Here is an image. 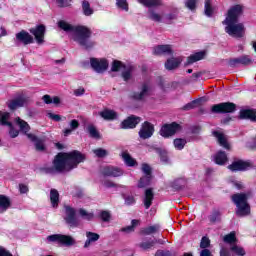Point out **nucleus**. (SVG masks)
<instances>
[{
    "mask_svg": "<svg viewBox=\"0 0 256 256\" xmlns=\"http://www.w3.org/2000/svg\"><path fill=\"white\" fill-rule=\"evenodd\" d=\"M87 156L79 150H73L71 152L58 153L53 161L52 166L42 168V171L46 175H56V173H69L73 169H77L80 163H85Z\"/></svg>",
    "mask_w": 256,
    "mask_h": 256,
    "instance_id": "nucleus-1",
    "label": "nucleus"
},
{
    "mask_svg": "<svg viewBox=\"0 0 256 256\" xmlns=\"http://www.w3.org/2000/svg\"><path fill=\"white\" fill-rule=\"evenodd\" d=\"M59 29L65 31L66 33H74V41L78 43L82 49L86 51H91L97 45V42L91 39L93 36V31L91 28L84 25L73 26L65 20H60L57 22Z\"/></svg>",
    "mask_w": 256,
    "mask_h": 256,
    "instance_id": "nucleus-2",
    "label": "nucleus"
},
{
    "mask_svg": "<svg viewBox=\"0 0 256 256\" xmlns=\"http://www.w3.org/2000/svg\"><path fill=\"white\" fill-rule=\"evenodd\" d=\"M231 201L236 206L237 217H247L251 215V205L249 204V194L236 193L231 196Z\"/></svg>",
    "mask_w": 256,
    "mask_h": 256,
    "instance_id": "nucleus-3",
    "label": "nucleus"
},
{
    "mask_svg": "<svg viewBox=\"0 0 256 256\" xmlns=\"http://www.w3.org/2000/svg\"><path fill=\"white\" fill-rule=\"evenodd\" d=\"M16 125L19 126L20 131L24 133L28 139L34 143L36 151H46L47 147H45V139H41L37 137L35 134L28 133L31 131V126H29V123L27 121L21 119L20 117L16 118Z\"/></svg>",
    "mask_w": 256,
    "mask_h": 256,
    "instance_id": "nucleus-4",
    "label": "nucleus"
},
{
    "mask_svg": "<svg viewBox=\"0 0 256 256\" xmlns=\"http://www.w3.org/2000/svg\"><path fill=\"white\" fill-rule=\"evenodd\" d=\"M222 23L226 25L225 33H227V35L230 37L241 39V37L245 35V25L243 23L233 20H224Z\"/></svg>",
    "mask_w": 256,
    "mask_h": 256,
    "instance_id": "nucleus-5",
    "label": "nucleus"
},
{
    "mask_svg": "<svg viewBox=\"0 0 256 256\" xmlns=\"http://www.w3.org/2000/svg\"><path fill=\"white\" fill-rule=\"evenodd\" d=\"M253 162L250 160H243L239 158H234L232 163L227 166V169L232 173H239L249 171V169H253Z\"/></svg>",
    "mask_w": 256,
    "mask_h": 256,
    "instance_id": "nucleus-6",
    "label": "nucleus"
},
{
    "mask_svg": "<svg viewBox=\"0 0 256 256\" xmlns=\"http://www.w3.org/2000/svg\"><path fill=\"white\" fill-rule=\"evenodd\" d=\"M212 113H217L218 115H225L227 113H235L237 111V104L233 102H222L219 104H214L211 107Z\"/></svg>",
    "mask_w": 256,
    "mask_h": 256,
    "instance_id": "nucleus-7",
    "label": "nucleus"
},
{
    "mask_svg": "<svg viewBox=\"0 0 256 256\" xmlns=\"http://www.w3.org/2000/svg\"><path fill=\"white\" fill-rule=\"evenodd\" d=\"M49 243H58V245H65V247H71L75 245V239L69 235L52 234L47 237Z\"/></svg>",
    "mask_w": 256,
    "mask_h": 256,
    "instance_id": "nucleus-8",
    "label": "nucleus"
},
{
    "mask_svg": "<svg viewBox=\"0 0 256 256\" xmlns=\"http://www.w3.org/2000/svg\"><path fill=\"white\" fill-rule=\"evenodd\" d=\"M245 13V7L241 4L231 6L226 14L224 21H239L240 17Z\"/></svg>",
    "mask_w": 256,
    "mask_h": 256,
    "instance_id": "nucleus-9",
    "label": "nucleus"
},
{
    "mask_svg": "<svg viewBox=\"0 0 256 256\" xmlns=\"http://www.w3.org/2000/svg\"><path fill=\"white\" fill-rule=\"evenodd\" d=\"M65 217L64 220L69 227H79V219H77V211L71 206H64Z\"/></svg>",
    "mask_w": 256,
    "mask_h": 256,
    "instance_id": "nucleus-10",
    "label": "nucleus"
},
{
    "mask_svg": "<svg viewBox=\"0 0 256 256\" xmlns=\"http://www.w3.org/2000/svg\"><path fill=\"white\" fill-rule=\"evenodd\" d=\"M182 127L177 122H172L170 124H164L160 129L161 137L168 139V137H173L177 131H181Z\"/></svg>",
    "mask_w": 256,
    "mask_h": 256,
    "instance_id": "nucleus-11",
    "label": "nucleus"
},
{
    "mask_svg": "<svg viewBox=\"0 0 256 256\" xmlns=\"http://www.w3.org/2000/svg\"><path fill=\"white\" fill-rule=\"evenodd\" d=\"M47 28L45 25L40 24L34 28H30L29 32L34 36V39L38 45H43L45 43V33Z\"/></svg>",
    "mask_w": 256,
    "mask_h": 256,
    "instance_id": "nucleus-12",
    "label": "nucleus"
},
{
    "mask_svg": "<svg viewBox=\"0 0 256 256\" xmlns=\"http://www.w3.org/2000/svg\"><path fill=\"white\" fill-rule=\"evenodd\" d=\"M153 133H155V126L149 122L145 121L142 123L141 128L138 132L140 139H151L153 137Z\"/></svg>",
    "mask_w": 256,
    "mask_h": 256,
    "instance_id": "nucleus-13",
    "label": "nucleus"
},
{
    "mask_svg": "<svg viewBox=\"0 0 256 256\" xmlns=\"http://www.w3.org/2000/svg\"><path fill=\"white\" fill-rule=\"evenodd\" d=\"M90 65L96 73H105V70L109 69V62L105 58L100 60L97 58H91Z\"/></svg>",
    "mask_w": 256,
    "mask_h": 256,
    "instance_id": "nucleus-14",
    "label": "nucleus"
},
{
    "mask_svg": "<svg viewBox=\"0 0 256 256\" xmlns=\"http://www.w3.org/2000/svg\"><path fill=\"white\" fill-rule=\"evenodd\" d=\"M252 63H253V60L247 55H242L238 58H231L228 60L229 67H232L233 69H235L236 67H239V65H242L243 67H247Z\"/></svg>",
    "mask_w": 256,
    "mask_h": 256,
    "instance_id": "nucleus-15",
    "label": "nucleus"
},
{
    "mask_svg": "<svg viewBox=\"0 0 256 256\" xmlns=\"http://www.w3.org/2000/svg\"><path fill=\"white\" fill-rule=\"evenodd\" d=\"M124 173L123 169L115 166H105L101 171L103 177H123Z\"/></svg>",
    "mask_w": 256,
    "mask_h": 256,
    "instance_id": "nucleus-16",
    "label": "nucleus"
},
{
    "mask_svg": "<svg viewBox=\"0 0 256 256\" xmlns=\"http://www.w3.org/2000/svg\"><path fill=\"white\" fill-rule=\"evenodd\" d=\"M141 123V117L131 115L120 124L121 129H135Z\"/></svg>",
    "mask_w": 256,
    "mask_h": 256,
    "instance_id": "nucleus-17",
    "label": "nucleus"
},
{
    "mask_svg": "<svg viewBox=\"0 0 256 256\" xmlns=\"http://www.w3.org/2000/svg\"><path fill=\"white\" fill-rule=\"evenodd\" d=\"M238 119L241 121H251V123H256V109H241L239 111Z\"/></svg>",
    "mask_w": 256,
    "mask_h": 256,
    "instance_id": "nucleus-18",
    "label": "nucleus"
},
{
    "mask_svg": "<svg viewBox=\"0 0 256 256\" xmlns=\"http://www.w3.org/2000/svg\"><path fill=\"white\" fill-rule=\"evenodd\" d=\"M149 91H151L149 84L143 83L140 92H132L131 99L134 101H144L145 97H149Z\"/></svg>",
    "mask_w": 256,
    "mask_h": 256,
    "instance_id": "nucleus-19",
    "label": "nucleus"
},
{
    "mask_svg": "<svg viewBox=\"0 0 256 256\" xmlns=\"http://www.w3.org/2000/svg\"><path fill=\"white\" fill-rule=\"evenodd\" d=\"M212 135L217 139L220 147H223L226 151H231V144H229V141H227V137H225L223 132L215 130L212 132Z\"/></svg>",
    "mask_w": 256,
    "mask_h": 256,
    "instance_id": "nucleus-20",
    "label": "nucleus"
},
{
    "mask_svg": "<svg viewBox=\"0 0 256 256\" xmlns=\"http://www.w3.org/2000/svg\"><path fill=\"white\" fill-rule=\"evenodd\" d=\"M16 41H18V43H23L24 45L35 43V39L25 30H21L16 34Z\"/></svg>",
    "mask_w": 256,
    "mask_h": 256,
    "instance_id": "nucleus-21",
    "label": "nucleus"
},
{
    "mask_svg": "<svg viewBox=\"0 0 256 256\" xmlns=\"http://www.w3.org/2000/svg\"><path fill=\"white\" fill-rule=\"evenodd\" d=\"M206 55L207 53L205 51L196 52L187 58L184 66L187 67L189 65H193V63H197V61L205 59Z\"/></svg>",
    "mask_w": 256,
    "mask_h": 256,
    "instance_id": "nucleus-22",
    "label": "nucleus"
},
{
    "mask_svg": "<svg viewBox=\"0 0 256 256\" xmlns=\"http://www.w3.org/2000/svg\"><path fill=\"white\" fill-rule=\"evenodd\" d=\"M153 55H173V50L171 49V45H158L153 48Z\"/></svg>",
    "mask_w": 256,
    "mask_h": 256,
    "instance_id": "nucleus-23",
    "label": "nucleus"
},
{
    "mask_svg": "<svg viewBox=\"0 0 256 256\" xmlns=\"http://www.w3.org/2000/svg\"><path fill=\"white\" fill-rule=\"evenodd\" d=\"M228 161H229V156L227 155V152H225V151H223V150H219V151L216 152V154L214 155V163H215L216 165L223 166V165H225Z\"/></svg>",
    "mask_w": 256,
    "mask_h": 256,
    "instance_id": "nucleus-24",
    "label": "nucleus"
},
{
    "mask_svg": "<svg viewBox=\"0 0 256 256\" xmlns=\"http://www.w3.org/2000/svg\"><path fill=\"white\" fill-rule=\"evenodd\" d=\"M153 199H155V193L153 192V188H148L144 192V207L145 209H149L151 205H153Z\"/></svg>",
    "mask_w": 256,
    "mask_h": 256,
    "instance_id": "nucleus-25",
    "label": "nucleus"
},
{
    "mask_svg": "<svg viewBox=\"0 0 256 256\" xmlns=\"http://www.w3.org/2000/svg\"><path fill=\"white\" fill-rule=\"evenodd\" d=\"M7 105L10 111H15L19 109V107H23L25 105V98H23L22 96H19L13 100H10L7 103Z\"/></svg>",
    "mask_w": 256,
    "mask_h": 256,
    "instance_id": "nucleus-26",
    "label": "nucleus"
},
{
    "mask_svg": "<svg viewBox=\"0 0 256 256\" xmlns=\"http://www.w3.org/2000/svg\"><path fill=\"white\" fill-rule=\"evenodd\" d=\"M100 117L104 119V121H115L117 118V112L111 109H104L103 111L99 112Z\"/></svg>",
    "mask_w": 256,
    "mask_h": 256,
    "instance_id": "nucleus-27",
    "label": "nucleus"
},
{
    "mask_svg": "<svg viewBox=\"0 0 256 256\" xmlns=\"http://www.w3.org/2000/svg\"><path fill=\"white\" fill-rule=\"evenodd\" d=\"M179 65H181V59L172 57L166 60L165 69H167V71H173L177 69Z\"/></svg>",
    "mask_w": 256,
    "mask_h": 256,
    "instance_id": "nucleus-28",
    "label": "nucleus"
},
{
    "mask_svg": "<svg viewBox=\"0 0 256 256\" xmlns=\"http://www.w3.org/2000/svg\"><path fill=\"white\" fill-rule=\"evenodd\" d=\"M87 240L84 243V248L87 249L91 246V243L97 242L98 239H101V236L95 232H86Z\"/></svg>",
    "mask_w": 256,
    "mask_h": 256,
    "instance_id": "nucleus-29",
    "label": "nucleus"
},
{
    "mask_svg": "<svg viewBox=\"0 0 256 256\" xmlns=\"http://www.w3.org/2000/svg\"><path fill=\"white\" fill-rule=\"evenodd\" d=\"M69 127L63 130L64 137H69L73 131H77L79 129V120L73 119L69 122Z\"/></svg>",
    "mask_w": 256,
    "mask_h": 256,
    "instance_id": "nucleus-30",
    "label": "nucleus"
},
{
    "mask_svg": "<svg viewBox=\"0 0 256 256\" xmlns=\"http://www.w3.org/2000/svg\"><path fill=\"white\" fill-rule=\"evenodd\" d=\"M11 207V199L5 195H0V213H5Z\"/></svg>",
    "mask_w": 256,
    "mask_h": 256,
    "instance_id": "nucleus-31",
    "label": "nucleus"
},
{
    "mask_svg": "<svg viewBox=\"0 0 256 256\" xmlns=\"http://www.w3.org/2000/svg\"><path fill=\"white\" fill-rule=\"evenodd\" d=\"M87 133L91 139H101V133L97 130V127L93 124H89L86 128Z\"/></svg>",
    "mask_w": 256,
    "mask_h": 256,
    "instance_id": "nucleus-32",
    "label": "nucleus"
},
{
    "mask_svg": "<svg viewBox=\"0 0 256 256\" xmlns=\"http://www.w3.org/2000/svg\"><path fill=\"white\" fill-rule=\"evenodd\" d=\"M122 159L127 167H136L137 165V160L132 158L129 152H123Z\"/></svg>",
    "mask_w": 256,
    "mask_h": 256,
    "instance_id": "nucleus-33",
    "label": "nucleus"
},
{
    "mask_svg": "<svg viewBox=\"0 0 256 256\" xmlns=\"http://www.w3.org/2000/svg\"><path fill=\"white\" fill-rule=\"evenodd\" d=\"M144 7H161L163 0H137Z\"/></svg>",
    "mask_w": 256,
    "mask_h": 256,
    "instance_id": "nucleus-34",
    "label": "nucleus"
},
{
    "mask_svg": "<svg viewBox=\"0 0 256 256\" xmlns=\"http://www.w3.org/2000/svg\"><path fill=\"white\" fill-rule=\"evenodd\" d=\"M11 114L9 112H0V125L3 127H12V124L9 119Z\"/></svg>",
    "mask_w": 256,
    "mask_h": 256,
    "instance_id": "nucleus-35",
    "label": "nucleus"
},
{
    "mask_svg": "<svg viewBox=\"0 0 256 256\" xmlns=\"http://www.w3.org/2000/svg\"><path fill=\"white\" fill-rule=\"evenodd\" d=\"M153 179V176H142L138 181V189H145V187H149L151 185V180Z\"/></svg>",
    "mask_w": 256,
    "mask_h": 256,
    "instance_id": "nucleus-36",
    "label": "nucleus"
},
{
    "mask_svg": "<svg viewBox=\"0 0 256 256\" xmlns=\"http://www.w3.org/2000/svg\"><path fill=\"white\" fill-rule=\"evenodd\" d=\"M212 1L213 0H205L204 15H206V17H213V13H215V8H213Z\"/></svg>",
    "mask_w": 256,
    "mask_h": 256,
    "instance_id": "nucleus-37",
    "label": "nucleus"
},
{
    "mask_svg": "<svg viewBox=\"0 0 256 256\" xmlns=\"http://www.w3.org/2000/svg\"><path fill=\"white\" fill-rule=\"evenodd\" d=\"M50 201L52 207H59V191L57 189L50 190Z\"/></svg>",
    "mask_w": 256,
    "mask_h": 256,
    "instance_id": "nucleus-38",
    "label": "nucleus"
},
{
    "mask_svg": "<svg viewBox=\"0 0 256 256\" xmlns=\"http://www.w3.org/2000/svg\"><path fill=\"white\" fill-rule=\"evenodd\" d=\"M161 229L159 224H154L152 226H148L141 230L142 235H153V233H157Z\"/></svg>",
    "mask_w": 256,
    "mask_h": 256,
    "instance_id": "nucleus-39",
    "label": "nucleus"
},
{
    "mask_svg": "<svg viewBox=\"0 0 256 256\" xmlns=\"http://www.w3.org/2000/svg\"><path fill=\"white\" fill-rule=\"evenodd\" d=\"M230 251L232 253H234V255H237V256H245L247 255V252H245V248L244 247H241L237 244H232L230 246Z\"/></svg>",
    "mask_w": 256,
    "mask_h": 256,
    "instance_id": "nucleus-40",
    "label": "nucleus"
},
{
    "mask_svg": "<svg viewBox=\"0 0 256 256\" xmlns=\"http://www.w3.org/2000/svg\"><path fill=\"white\" fill-rule=\"evenodd\" d=\"M155 151L159 155L160 161L162 163H169V154H168L167 150H165L163 148H156Z\"/></svg>",
    "mask_w": 256,
    "mask_h": 256,
    "instance_id": "nucleus-41",
    "label": "nucleus"
},
{
    "mask_svg": "<svg viewBox=\"0 0 256 256\" xmlns=\"http://www.w3.org/2000/svg\"><path fill=\"white\" fill-rule=\"evenodd\" d=\"M82 10L86 17H91L94 13L93 8H91V4L87 0L82 1Z\"/></svg>",
    "mask_w": 256,
    "mask_h": 256,
    "instance_id": "nucleus-42",
    "label": "nucleus"
},
{
    "mask_svg": "<svg viewBox=\"0 0 256 256\" xmlns=\"http://www.w3.org/2000/svg\"><path fill=\"white\" fill-rule=\"evenodd\" d=\"M224 243H228L230 246L235 245L237 243V236L235 231L226 234L223 238Z\"/></svg>",
    "mask_w": 256,
    "mask_h": 256,
    "instance_id": "nucleus-43",
    "label": "nucleus"
},
{
    "mask_svg": "<svg viewBox=\"0 0 256 256\" xmlns=\"http://www.w3.org/2000/svg\"><path fill=\"white\" fill-rule=\"evenodd\" d=\"M208 219L212 224L221 221V211L214 209L212 213L208 216Z\"/></svg>",
    "mask_w": 256,
    "mask_h": 256,
    "instance_id": "nucleus-44",
    "label": "nucleus"
},
{
    "mask_svg": "<svg viewBox=\"0 0 256 256\" xmlns=\"http://www.w3.org/2000/svg\"><path fill=\"white\" fill-rule=\"evenodd\" d=\"M173 144L177 151H183V149H185V145H187V140L183 138H176L174 139Z\"/></svg>",
    "mask_w": 256,
    "mask_h": 256,
    "instance_id": "nucleus-45",
    "label": "nucleus"
},
{
    "mask_svg": "<svg viewBox=\"0 0 256 256\" xmlns=\"http://www.w3.org/2000/svg\"><path fill=\"white\" fill-rule=\"evenodd\" d=\"M148 19H150V21H155V23H161L162 21L161 15L153 9L148 10Z\"/></svg>",
    "mask_w": 256,
    "mask_h": 256,
    "instance_id": "nucleus-46",
    "label": "nucleus"
},
{
    "mask_svg": "<svg viewBox=\"0 0 256 256\" xmlns=\"http://www.w3.org/2000/svg\"><path fill=\"white\" fill-rule=\"evenodd\" d=\"M137 225H139V220L133 219L131 221V225L121 228V231H122V233H133V231H135V228L137 227Z\"/></svg>",
    "mask_w": 256,
    "mask_h": 256,
    "instance_id": "nucleus-47",
    "label": "nucleus"
},
{
    "mask_svg": "<svg viewBox=\"0 0 256 256\" xmlns=\"http://www.w3.org/2000/svg\"><path fill=\"white\" fill-rule=\"evenodd\" d=\"M125 64H123V62L119 61V60H114L112 62V67H111V71L113 73H117L118 71H121V69H125Z\"/></svg>",
    "mask_w": 256,
    "mask_h": 256,
    "instance_id": "nucleus-48",
    "label": "nucleus"
},
{
    "mask_svg": "<svg viewBox=\"0 0 256 256\" xmlns=\"http://www.w3.org/2000/svg\"><path fill=\"white\" fill-rule=\"evenodd\" d=\"M122 198L124 199L125 205L128 207H131V205H135V203H137V200L133 195L122 194Z\"/></svg>",
    "mask_w": 256,
    "mask_h": 256,
    "instance_id": "nucleus-49",
    "label": "nucleus"
},
{
    "mask_svg": "<svg viewBox=\"0 0 256 256\" xmlns=\"http://www.w3.org/2000/svg\"><path fill=\"white\" fill-rule=\"evenodd\" d=\"M92 151H93L94 155H96V157H98V159H103L104 157H107L109 155V152L103 148H97Z\"/></svg>",
    "mask_w": 256,
    "mask_h": 256,
    "instance_id": "nucleus-50",
    "label": "nucleus"
},
{
    "mask_svg": "<svg viewBox=\"0 0 256 256\" xmlns=\"http://www.w3.org/2000/svg\"><path fill=\"white\" fill-rule=\"evenodd\" d=\"M201 100L196 99L193 100L189 103H187L186 105H184L181 109L182 111H191V109H195V107H197V104L200 103Z\"/></svg>",
    "mask_w": 256,
    "mask_h": 256,
    "instance_id": "nucleus-51",
    "label": "nucleus"
},
{
    "mask_svg": "<svg viewBox=\"0 0 256 256\" xmlns=\"http://www.w3.org/2000/svg\"><path fill=\"white\" fill-rule=\"evenodd\" d=\"M116 6L122 11H129V3L127 0H116Z\"/></svg>",
    "mask_w": 256,
    "mask_h": 256,
    "instance_id": "nucleus-52",
    "label": "nucleus"
},
{
    "mask_svg": "<svg viewBox=\"0 0 256 256\" xmlns=\"http://www.w3.org/2000/svg\"><path fill=\"white\" fill-rule=\"evenodd\" d=\"M142 173H144L145 176L153 177V169L147 163L142 164Z\"/></svg>",
    "mask_w": 256,
    "mask_h": 256,
    "instance_id": "nucleus-53",
    "label": "nucleus"
},
{
    "mask_svg": "<svg viewBox=\"0 0 256 256\" xmlns=\"http://www.w3.org/2000/svg\"><path fill=\"white\" fill-rule=\"evenodd\" d=\"M79 214L80 217H83V219H86V221H91L93 219V213H89L83 208L79 209Z\"/></svg>",
    "mask_w": 256,
    "mask_h": 256,
    "instance_id": "nucleus-54",
    "label": "nucleus"
},
{
    "mask_svg": "<svg viewBox=\"0 0 256 256\" xmlns=\"http://www.w3.org/2000/svg\"><path fill=\"white\" fill-rule=\"evenodd\" d=\"M211 247V240L207 236H203L200 241V249H208Z\"/></svg>",
    "mask_w": 256,
    "mask_h": 256,
    "instance_id": "nucleus-55",
    "label": "nucleus"
},
{
    "mask_svg": "<svg viewBox=\"0 0 256 256\" xmlns=\"http://www.w3.org/2000/svg\"><path fill=\"white\" fill-rule=\"evenodd\" d=\"M103 185H104V187H107V189H111V188H117V187H125V186H123V185H119V184H116V183H114L113 181H111V180H105L104 182H103Z\"/></svg>",
    "mask_w": 256,
    "mask_h": 256,
    "instance_id": "nucleus-56",
    "label": "nucleus"
},
{
    "mask_svg": "<svg viewBox=\"0 0 256 256\" xmlns=\"http://www.w3.org/2000/svg\"><path fill=\"white\" fill-rule=\"evenodd\" d=\"M140 247L141 249H144L145 251H147V249H151V247H155V241H146V242H142L140 243Z\"/></svg>",
    "mask_w": 256,
    "mask_h": 256,
    "instance_id": "nucleus-57",
    "label": "nucleus"
},
{
    "mask_svg": "<svg viewBox=\"0 0 256 256\" xmlns=\"http://www.w3.org/2000/svg\"><path fill=\"white\" fill-rule=\"evenodd\" d=\"M100 219H102V221H104V223H108V221H111V213H109V211L103 210L100 213Z\"/></svg>",
    "mask_w": 256,
    "mask_h": 256,
    "instance_id": "nucleus-58",
    "label": "nucleus"
},
{
    "mask_svg": "<svg viewBox=\"0 0 256 256\" xmlns=\"http://www.w3.org/2000/svg\"><path fill=\"white\" fill-rule=\"evenodd\" d=\"M185 5L190 11H195L197 9V0H187Z\"/></svg>",
    "mask_w": 256,
    "mask_h": 256,
    "instance_id": "nucleus-59",
    "label": "nucleus"
},
{
    "mask_svg": "<svg viewBox=\"0 0 256 256\" xmlns=\"http://www.w3.org/2000/svg\"><path fill=\"white\" fill-rule=\"evenodd\" d=\"M73 0H56V3L58 7L64 8V7H71V2Z\"/></svg>",
    "mask_w": 256,
    "mask_h": 256,
    "instance_id": "nucleus-60",
    "label": "nucleus"
},
{
    "mask_svg": "<svg viewBox=\"0 0 256 256\" xmlns=\"http://www.w3.org/2000/svg\"><path fill=\"white\" fill-rule=\"evenodd\" d=\"M165 19H166L167 24L171 25V23H173V21H175V19H177V14L176 13L166 14Z\"/></svg>",
    "mask_w": 256,
    "mask_h": 256,
    "instance_id": "nucleus-61",
    "label": "nucleus"
},
{
    "mask_svg": "<svg viewBox=\"0 0 256 256\" xmlns=\"http://www.w3.org/2000/svg\"><path fill=\"white\" fill-rule=\"evenodd\" d=\"M9 127V135L12 139H15V137H19V130H16L14 127H13V124L12 126H8Z\"/></svg>",
    "mask_w": 256,
    "mask_h": 256,
    "instance_id": "nucleus-62",
    "label": "nucleus"
},
{
    "mask_svg": "<svg viewBox=\"0 0 256 256\" xmlns=\"http://www.w3.org/2000/svg\"><path fill=\"white\" fill-rule=\"evenodd\" d=\"M155 256H171V251L169 250H157Z\"/></svg>",
    "mask_w": 256,
    "mask_h": 256,
    "instance_id": "nucleus-63",
    "label": "nucleus"
},
{
    "mask_svg": "<svg viewBox=\"0 0 256 256\" xmlns=\"http://www.w3.org/2000/svg\"><path fill=\"white\" fill-rule=\"evenodd\" d=\"M131 71V68H129L128 70L122 72V77L124 81H129V79H131Z\"/></svg>",
    "mask_w": 256,
    "mask_h": 256,
    "instance_id": "nucleus-64",
    "label": "nucleus"
}]
</instances>
